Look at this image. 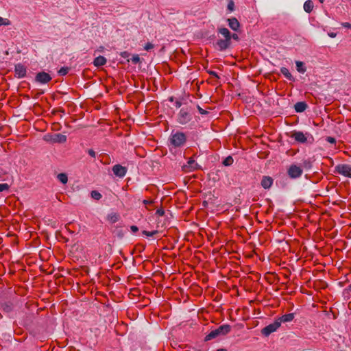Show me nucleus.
Returning <instances> with one entry per match:
<instances>
[{
  "label": "nucleus",
  "instance_id": "obj_1",
  "mask_svg": "<svg viewBox=\"0 0 351 351\" xmlns=\"http://www.w3.org/2000/svg\"><path fill=\"white\" fill-rule=\"evenodd\" d=\"M217 32L223 37V38L219 39L216 43V46L219 51H225L231 45V33L226 27H219Z\"/></svg>",
  "mask_w": 351,
  "mask_h": 351
},
{
  "label": "nucleus",
  "instance_id": "obj_2",
  "mask_svg": "<svg viewBox=\"0 0 351 351\" xmlns=\"http://www.w3.org/2000/svg\"><path fill=\"white\" fill-rule=\"evenodd\" d=\"M231 330V326L229 324H223L217 328L211 330L204 338L205 341L223 337L228 334Z\"/></svg>",
  "mask_w": 351,
  "mask_h": 351
},
{
  "label": "nucleus",
  "instance_id": "obj_3",
  "mask_svg": "<svg viewBox=\"0 0 351 351\" xmlns=\"http://www.w3.org/2000/svg\"><path fill=\"white\" fill-rule=\"evenodd\" d=\"M192 119L191 109L190 107H182L177 114V121L181 125H186Z\"/></svg>",
  "mask_w": 351,
  "mask_h": 351
},
{
  "label": "nucleus",
  "instance_id": "obj_4",
  "mask_svg": "<svg viewBox=\"0 0 351 351\" xmlns=\"http://www.w3.org/2000/svg\"><path fill=\"white\" fill-rule=\"evenodd\" d=\"M170 143L174 147H181L184 145L186 141V136L181 132L172 133L170 137Z\"/></svg>",
  "mask_w": 351,
  "mask_h": 351
},
{
  "label": "nucleus",
  "instance_id": "obj_5",
  "mask_svg": "<svg viewBox=\"0 0 351 351\" xmlns=\"http://www.w3.org/2000/svg\"><path fill=\"white\" fill-rule=\"evenodd\" d=\"M44 140L51 143H63L66 141V136L61 134H48L44 136Z\"/></svg>",
  "mask_w": 351,
  "mask_h": 351
},
{
  "label": "nucleus",
  "instance_id": "obj_6",
  "mask_svg": "<svg viewBox=\"0 0 351 351\" xmlns=\"http://www.w3.org/2000/svg\"><path fill=\"white\" fill-rule=\"evenodd\" d=\"M335 172L351 178V165L339 164L335 167Z\"/></svg>",
  "mask_w": 351,
  "mask_h": 351
},
{
  "label": "nucleus",
  "instance_id": "obj_7",
  "mask_svg": "<svg viewBox=\"0 0 351 351\" xmlns=\"http://www.w3.org/2000/svg\"><path fill=\"white\" fill-rule=\"evenodd\" d=\"M280 324H279V322H278L277 320H276L274 322H273L272 324H269L268 326H265V328H263L261 330V333L267 337L269 336L271 333L275 332L277 330V329L280 327Z\"/></svg>",
  "mask_w": 351,
  "mask_h": 351
},
{
  "label": "nucleus",
  "instance_id": "obj_8",
  "mask_svg": "<svg viewBox=\"0 0 351 351\" xmlns=\"http://www.w3.org/2000/svg\"><path fill=\"white\" fill-rule=\"evenodd\" d=\"M199 169V165L193 158H190L186 165L182 167L183 171L192 172Z\"/></svg>",
  "mask_w": 351,
  "mask_h": 351
},
{
  "label": "nucleus",
  "instance_id": "obj_9",
  "mask_svg": "<svg viewBox=\"0 0 351 351\" xmlns=\"http://www.w3.org/2000/svg\"><path fill=\"white\" fill-rule=\"evenodd\" d=\"M302 168L295 165H291L288 169V175L291 178H299L302 174Z\"/></svg>",
  "mask_w": 351,
  "mask_h": 351
},
{
  "label": "nucleus",
  "instance_id": "obj_10",
  "mask_svg": "<svg viewBox=\"0 0 351 351\" xmlns=\"http://www.w3.org/2000/svg\"><path fill=\"white\" fill-rule=\"evenodd\" d=\"M35 80L41 84H46L51 80V77L46 72H39L36 74Z\"/></svg>",
  "mask_w": 351,
  "mask_h": 351
},
{
  "label": "nucleus",
  "instance_id": "obj_11",
  "mask_svg": "<svg viewBox=\"0 0 351 351\" xmlns=\"http://www.w3.org/2000/svg\"><path fill=\"white\" fill-rule=\"evenodd\" d=\"M227 21L228 26L231 29L235 32L239 31L241 25L235 17L228 19Z\"/></svg>",
  "mask_w": 351,
  "mask_h": 351
},
{
  "label": "nucleus",
  "instance_id": "obj_12",
  "mask_svg": "<svg viewBox=\"0 0 351 351\" xmlns=\"http://www.w3.org/2000/svg\"><path fill=\"white\" fill-rule=\"evenodd\" d=\"M112 171L117 176L122 178L126 173V169L120 165H116L112 167Z\"/></svg>",
  "mask_w": 351,
  "mask_h": 351
},
{
  "label": "nucleus",
  "instance_id": "obj_13",
  "mask_svg": "<svg viewBox=\"0 0 351 351\" xmlns=\"http://www.w3.org/2000/svg\"><path fill=\"white\" fill-rule=\"evenodd\" d=\"M26 74V69L25 67L21 64H16L15 66V75L18 77H23Z\"/></svg>",
  "mask_w": 351,
  "mask_h": 351
},
{
  "label": "nucleus",
  "instance_id": "obj_14",
  "mask_svg": "<svg viewBox=\"0 0 351 351\" xmlns=\"http://www.w3.org/2000/svg\"><path fill=\"white\" fill-rule=\"evenodd\" d=\"M273 184V179L269 176H264L261 180V186L265 189H269Z\"/></svg>",
  "mask_w": 351,
  "mask_h": 351
},
{
  "label": "nucleus",
  "instance_id": "obj_15",
  "mask_svg": "<svg viewBox=\"0 0 351 351\" xmlns=\"http://www.w3.org/2000/svg\"><path fill=\"white\" fill-rule=\"evenodd\" d=\"M294 319L293 313H288L285 314L280 317H278L276 320L279 322L280 326L282 322H291Z\"/></svg>",
  "mask_w": 351,
  "mask_h": 351
},
{
  "label": "nucleus",
  "instance_id": "obj_16",
  "mask_svg": "<svg viewBox=\"0 0 351 351\" xmlns=\"http://www.w3.org/2000/svg\"><path fill=\"white\" fill-rule=\"evenodd\" d=\"M291 136L300 143H305L306 141V137L302 132H295Z\"/></svg>",
  "mask_w": 351,
  "mask_h": 351
},
{
  "label": "nucleus",
  "instance_id": "obj_17",
  "mask_svg": "<svg viewBox=\"0 0 351 351\" xmlns=\"http://www.w3.org/2000/svg\"><path fill=\"white\" fill-rule=\"evenodd\" d=\"M106 59L104 56H99L95 58L93 64L97 67H99L104 66L106 63Z\"/></svg>",
  "mask_w": 351,
  "mask_h": 351
},
{
  "label": "nucleus",
  "instance_id": "obj_18",
  "mask_svg": "<svg viewBox=\"0 0 351 351\" xmlns=\"http://www.w3.org/2000/svg\"><path fill=\"white\" fill-rule=\"evenodd\" d=\"M307 108V104L305 102H298L295 104V110L297 112H302Z\"/></svg>",
  "mask_w": 351,
  "mask_h": 351
},
{
  "label": "nucleus",
  "instance_id": "obj_19",
  "mask_svg": "<svg viewBox=\"0 0 351 351\" xmlns=\"http://www.w3.org/2000/svg\"><path fill=\"white\" fill-rule=\"evenodd\" d=\"M313 9V3L311 0L305 1L304 3V10L307 13H310Z\"/></svg>",
  "mask_w": 351,
  "mask_h": 351
},
{
  "label": "nucleus",
  "instance_id": "obj_20",
  "mask_svg": "<svg viewBox=\"0 0 351 351\" xmlns=\"http://www.w3.org/2000/svg\"><path fill=\"white\" fill-rule=\"evenodd\" d=\"M280 72L288 80H293V77L292 75L291 74V73L289 72V71L287 68L282 67L280 69Z\"/></svg>",
  "mask_w": 351,
  "mask_h": 351
},
{
  "label": "nucleus",
  "instance_id": "obj_21",
  "mask_svg": "<svg viewBox=\"0 0 351 351\" xmlns=\"http://www.w3.org/2000/svg\"><path fill=\"white\" fill-rule=\"evenodd\" d=\"M297 71L299 73H304L306 71V68L304 67V63L300 61L295 62Z\"/></svg>",
  "mask_w": 351,
  "mask_h": 351
},
{
  "label": "nucleus",
  "instance_id": "obj_22",
  "mask_svg": "<svg viewBox=\"0 0 351 351\" xmlns=\"http://www.w3.org/2000/svg\"><path fill=\"white\" fill-rule=\"evenodd\" d=\"M57 178H58V180L62 184H66L68 182V177L66 173H59L58 175Z\"/></svg>",
  "mask_w": 351,
  "mask_h": 351
},
{
  "label": "nucleus",
  "instance_id": "obj_23",
  "mask_svg": "<svg viewBox=\"0 0 351 351\" xmlns=\"http://www.w3.org/2000/svg\"><path fill=\"white\" fill-rule=\"evenodd\" d=\"M10 24L11 22L8 19L0 16V26H8Z\"/></svg>",
  "mask_w": 351,
  "mask_h": 351
},
{
  "label": "nucleus",
  "instance_id": "obj_24",
  "mask_svg": "<svg viewBox=\"0 0 351 351\" xmlns=\"http://www.w3.org/2000/svg\"><path fill=\"white\" fill-rule=\"evenodd\" d=\"M91 197L95 200H99L101 198V195L97 191H92L90 193Z\"/></svg>",
  "mask_w": 351,
  "mask_h": 351
},
{
  "label": "nucleus",
  "instance_id": "obj_25",
  "mask_svg": "<svg viewBox=\"0 0 351 351\" xmlns=\"http://www.w3.org/2000/svg\"><path fill=\"white\" fill-rule=\"evenodd\" d=\"M233 158L232 156H228L226 157L224 160L223 161V164L225 165V166H230L231 165L232 163H233Z\"/></svg>",
  "mask_w": 351,
  "mask_h": 351
},
{
  "label": "nucleus",
  "instance_id": "obj_26",
  "mask_svg": "<svg viewBox=\"0 0 351 351\" xmlns=\"http://www.w3.org/2000/svg\"><path fill=\"white\" fill-rule=\"evenodd\" d=\"M158 233V231L157 230H154V231H147V230H143V234L147 237H152L154 235H155L156 234Z\"/></svg>",
  "mask_w": 351,
  "mask_h": 351
},
{
  "label": "nucleus",
  "instance_id": "obj_27",
  "mask_svg": "<svg viewBox=\"0 0 351 351\" xmlns=\"http://www.w3.org/2000/svg\"><path fill=\"white\" fill-rule=\"evenodd\" d=\"M68 71H69V69L67 67H62L59 71H58V73L60 75H65L66 74L68 73Z\"/></svg>",
  "mask_w": 351,
  "mask_h": 351
},
{
  "label": "nucleus",
  "instance_id": "obj_28",
  "mask_svg": "<svg viewBox=\"0 0 351 351\" xmlns=\"http://www.w3.org/2000/svg\"><path fill=\"white\" fill-rule=\"evenodd\" d=\"M9 188L10 186L7 183L0 184V192L8 191Z\"/></svg>",
  "mask_w": 351,
  "mask_h": 351
},
{
  "label": "nucleus",
  "instance_id": "obj_29",
  "mask_svg": "<svg viewBox=\"0 0 351 351\" xmlns=\"http://www.w3.org/2000/svg\"><path fill=\"white\" fill-rule=\"evenodd\" d=\"M154 47V45L151 43H147L145 47H144V49L146 50V51H149L151 49H152Z\"/></svg>",
  "mask_w": 351,
  "mask_h": 351
},
{
  "label": "nucleus",
  "instance_id": "obj_30",
  "mask_svg": "<svg viewBox=\"0 0 351 351\" xmlns=\"http://www.w3.org/2000/svg\"><path fill=\"white\" fill-rule=\"evenodd\" d=\"M131 60L133 63L137 64L140 62V58L138 55H135V56H133Z\"/></svg>",
  "mask_w": 351,
  "mask_h": 351
},
{
  "label": "nucleus",
  "instance_id": "obj_31",
  "mask_svg": "<svg viewBox=\"0 0 351 351\" xmlns=\"http://www.w3.org/2000/svg\"><path fill=\"white\" fill-rule=\"evenodd\" d=\"M228 9L230 11V12H232L234 9V3L232 1H230L228 4Z\"/></svg>",
  "mask_w": 351,
  "mask_h": 351
},
{
  "label": "nucleus",
  "instance_id": "obj_32",
  "mask_svg": "<svg viewBox=\"0 0 351 351\" xmlns=\"http://www.w3.org/2000/svg\"><path fill=\"white\" fill-rule=\"evenodd\" d=\"M232 38L235 40H237V41H238L239 40V37L238 34H235V33H234L232 34H231L230 40Z\"/></svg>",
  "mask_w": 351,
  "mask_h": 351
},
{
  "label": "nucleus",
  "instance_id": "obj_33",
  "mask_svg": "<svg viewBox=\"0 0 351 351\" xmlns=\"http://www.w3.org/2000/svg\"><path fill=\"white\" fill-rule=\"evenodd\" d=\"M326 141L330 143H335L336 141L335 138L331 136H328Z\"/></svg>",
  "mask_w": 351,
  "mask_h": 351
},
{
  "label": "nucleus",
  "instance_id": "obj_34",
  "mask_svg": "<svg viewBox=\"0 0 351 351\" xmlns=\"http://www.w3.org/2000/svg\"><path fill=\"white\" fill-rule=\"evenodd\" d=\"M208 73L210 75H212V76H213V77H216V78H219V76H218L217 73L215 71H208Z\"/></svg>",
  "mask_w": 351,
  "mask_h": 351
},
{
  "label": "nucleus",
  "instance_id": "obj_35",
  "mask_svg": "<svg viewBox=\"0 0 351 351\" xmlns=\"http://www.w3.org/2000/svg\"><path fill=\"white\" fill-rule=\"evenodd\" d=\"M88 153L91 157L95 158L96 154L93 149H88Z\"/></svg>",
  "mask_w": 351,
  "mask_h": 351
},
{
  "label": "nucleus",
  "instance_id": "obj_36",
  "mask_svg": "<svg viewBox=\"0 0 351 351\" xmlns=\"http://www.w3.org/2000/svg\"><path fill=\"white\" fill-rule=\"evenodd\" d=\"M156 214L159 216H162L165 214V211L163 209H158L156 210Z\"/></svg>",
  "mask_w": 351,
  "mask_h": 351
},
{
  "label": "nucleus",
  "instance_id": "obj_37",
  "mask_svg": "<svg viewBox=\"0 0 351 351\" xmlns=\"http://www.w3.org/2000/svg\"><path fill=\"white\" fill-rule=\"evenodd\" d=\"M153 200H147V199H145L143 200V204L147 206V205H149V204H153Z\"/></svg>",
  "mask_w": 351,
  "mask_h": 351
},
{
  "label": "nucleus",
  "instance_id": "obj_38",
  "mask_svg": "<svg viewBox=\"0 0 351 351\" xmlns=\"http://www.w3.org/2000/svg\"><path fill=\"white\" fill-rule=\"evenodd\" d=\"M341 25L344 27H347V28H351V24L349 23H347V22H345V23H341Z\"/></svg>",
  "mask_w": 351,
  "mask_h": 351
},
{
  "label": "nucleus",
  "instance_id": "obj_39",
  "mask_svg": "<svg viewBox=\"0 0 351 351\" xmlns=\"http://www.w3.org/2000/svg\"><path fill=\"white\" fill-rule=\"evenodd\" d=\"M130 229H131V230H132L134 233L136 232L138 230V227H137V226H132L130 227Z\"/></svg>",
  "mask_w": 351,
  "mask_h": 351
},
{
  "label": "nucleus",
  "instance_id": "obj_40",
  "mask_svg": "<svg viewBox=\"0 0 351 351\" xmlns=\"http://www.w3.org/2000/svg\"><path fill=\"white\" fill-rule=\"evenodd\" d=\"M121 57L126 58L129 56V53L127 51L121 52Z\"/></svg>",
  "mask_w": 351,
  "mask_h": 351
},
{
  "label": "nucleus",
  "instance_id": "obj_41",
  "mask_svg": "<svg viewBox=\"0 0 351 351\" xmlns=\"http://www.w3.org/2000/svg\"><path fill=\"white\" fill-rule=\"evenodd\" d=\"M198 110H199V112L202 114H206L207 112L206 110H204V109H202V108H200L199 106H198Z\"/></svg>",
  "mask_w": 351,
  "mask_h": 351
},
{
  "label": "nucleus",
  "instance_id": "obj_42",
  "mask_svg": "<svg viewBox=\"0 0 351 351\" xmlns=\"http://www.w3.org/2000/svg\"><path fill=\"white\" fill-rule=\"evenodd\" d=\"M175 106L176 108H180L182 106V103L180 101H176Z\"/></svg>",
  "mask_w": 351,
  "mask_h": 351
},
{
  "label": "nucleus",
  "instance_id": "obj_43",
  "mask_svg": "<svg viewBox=\"0 0 351 351\" xmlns=\"http://www.w3.org/2000/svg\"><path fill=\"white\" fill-rule=\"evenodd\" d=\"M336 33H328V36L331 38H335L336 36Z\"/></svg>",
  "mask_w": 351,
  "mask_h": 351
},
{
  "label": "nucleus",
  "instance_id": "obj_44",
  "mask_svg": "<svg viewBox=\"0 0 351 351\" xmlns=\"http://www.w3.org/2000/svg\"><path fill=\"white\" fill-rule=\"evenodd\" d=\"M217 351H227V350L225 348H219L217 350Z\"/></svg>",
  "mask_w": 351,
  "mask_h": 351
},
{
  "label": "nucleus",
  "instance_id": "obj_45",
  "mask_svg": "<svg viewBox=\"0 0 351 351\" xmlns=\"http://www.w3.org/2000/svg\"><path fill=\"white\" fill-rule=\"evenodd\" d=\"M103 50H104L103 47H100L99 49H98L99 51H103Z\"/></svg>",
  "mask_w": 351,
  "mask_h": 351
},
{
  "label": "nucleus",
  "instance_id": "obj_46",
  "mask_svg": "<svg viewBox=\"0 0 351 351\" xmlns=\"http://www.w3.org/2000/svg\"><path fill=\"white\" fill-rule=\"evenodd\" d=\"M320 3H323L324 2V0H319Z\"/></svg>",
  "mask_w": 351,
  "mask_h": 351
}]
</instances>
